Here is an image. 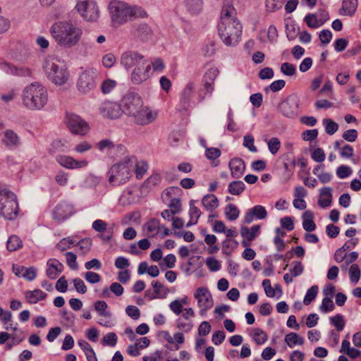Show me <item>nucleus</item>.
I'll return each mask as SVG.
<instances>
[{"label":"nucleus","instance_id":"1","mask_svg":"<svg viewBox=\"0 0 361 361\" xmlns=\"http://www.w3.org/2000/svg\"><path fill=\"white\" fill-rule=\"evenodd\" d=\"M236 11L231 0H224L221 13L218 32L226 46H235L242 35V25L235 17Z\"/></svg>","mask_w":361,"mask_h":361},{"label":"nucleus","instance_id":"2","mask_svg":"<svg viewBox=\"0 0 361 361\" xmlns=\"http://www.w3.org/2000/svg\"><path fill=\"white\" fill-rule=\"evenodd\" d=\"M123 114L133 118L138 125H147L154 121L157 114L148 107L144 106L141 97L135 92L127 93L121 100Z\"/></svg>","mask_w":361,"mask_h":361},{"label":"nucleus","instance_id":"3","mask_svg":"<svg viewBox=\"0 0 361 361\" xmlns=\"http://www.w3.org/2000/svg\"><path fill=\"white\" fill-rule=\"evenodd\" d=\"M51 34L59 44L65 47H73L80 40L82 30L66 21L54 23L50 29Z\"/></svg>","mask_w":361,"mask_h":361},{"label":"nucleus","instance_id":"4","mask_svg":"<svg viewBox=\"0 0 361 361\" xmlns=\"http://www.w3.org/2000/svg\"><path fill=\"white\" fill-rule=\"evenodd\" d=\"M23 105L29 110L42 109L48 102V92L45 87L39 82H32L23 91Z\"/></svg>","mask_w":361,"mask_h":361},{"label":"nucleus","instance_id":"5","mask_svg":"<svg viewBox=\"0 0 361 361\" xmlns=\"http://www.w3.org/2000/svg\"><path fill=\"white\" fill-rule=\"evenodd\" d=\"M0 214L8 220H14L18 214L17 197L6 188L0 189Z\"/></svg>","mask_w":361,"mask_h":361},{"label":"nucleus","instance_id":"6","mask_svg":"<svg viewBox=\"0 0 361 361\" xmlns=\"http://www.w3.org/2000/svg\"><path fill=\"white\" fill-rule=\"evenodd\" d=\"M135 156H126L114 164L109 170V180H126L132 178Z\"/></svg>","mask_w":361,"mask_h":361},{"label":"nucleus","instance_id":"7","mask_svg":"<svg viewBox=\"0 0 361 361\" xmlns=\"http://www.w3.org/2000/svg\"><path fill=\"white\" fill-rule=\"evenodd\" d=\"M43 67L49 80L55 85H61L68 81L69 73L63 63L47 60Z\"/></svg>","mask_w":361,"mask_h":361},{"label":"nucleus","instance_id":"8","mask_svg":"<svg viewBox=\"0 0 361 361\" xmlns=\"http://www.w3.org/2000/svg\"><path fill=\"white\" fill-rule=\"evenodd\" d=\"M109 8L114 25L123 24L137 15L135 8L121 1L111 3Z\"/></svg>","mask_w":361,"mask_h":361},{"label":"nucleus","instance_id":"9","mask_svg":"<svg viewBox=\"0 0 361 361\" xmlns=\"http://www.w3.org/2000/svg\"><path fill=\"white\" fill-rule=\"evenodd\" d=\"M98 72L95 68L83 71L78 76L76 87L82 94H87L93 90L97 84Z\"/></svg>","mask_w":361,"mask_h":361},{"label":"nucleus","instance_id":"10","mask_svg":"<svg viewBox=\"0 0 361 361\" xmlns=\"http://www.w3.org/2000/svg\"><path fill=\"white\" fill-rule=\"evenodd\" d=\"M194 298L197 301L200 315L203 317H205L207 312L214 305V300L211 292L207 287H200L195 291Z\"/></svg>","mask_w":361,"mask_h":361},{"label":"nucleus","instance_id":"11","mask_svg":"<svg viewBox=\"0 0 361 361\" xmlns=\"http://www.w3.org/2000/svg\"><path fill=\"white\" fill-rule=\"evenodd\" d=\"M75 8L87 21H95L99 18V12L94 0H79Z\"/></svg>","mask_w":361,"mask_h":361},{"label":"nucleus","instance_id":"12","mask_svg":"<svg viewBox=\"0 0 361 361\" xmlns=\"http://www.w3.org/2000/svg\"><path fill=\"white\" fill-rule=\"evenodd\" d=\"M300 99L298 97L292 94L288 96L279 106L281 113L289 118H295L299 114Z\"/></svg>","mask_w":361,"mask_h":361},{"label":"nucleus","instance_id":"13","mask_svg":"<svg viewBox=\"0 0 361 361\" xmlns=\"http://www.w3.org/2000/svg\"><path fill=\"white\" fill-rule=\"evenodd\" d=\"M147 60L145 59L144 56L133 51H126L121 56V64L126 70L141 66Z\"/></svg>","mask_w":361,"mask_h":361},{"label":"nucleus","instance_id":"14","mask_svg":"<svg viewBox=\"0 0 361 361\" xmlns=\"http://www.w3.org/2000/svg\"><path fill=\"white\" fill-rule=\"evenodd\" d=\"M99 110L102 116L110 119L118 118L123 114L122 106L111 101H105L102 103Z\"/></svg>","mask_w":361,"mask_h":361},{"label":"nucleus","instance_id":"15","mask_svg":"<svg viewBox=\"0 0 361 361\" xmlns=\"http://www.w3.org/2000/svg\"><path fill=\"white\" fill-rule=\"evenodd\" d=\"M66 123L68 128L73 134L85 135L89 130L88 124L77 115L68 116Z\"/></svg>","mask_w":361,"mask_h":361},{"label":"nucleus","instance_id":"16","mask_svg":"<svg viewBox=\"0 0 361 361\" xmlns=\"http://www.w3.org/2000/svg\"><path fill=\"white\" fill-rule=\"evenodd\" d=\"M74 213L73 205L66 201L60 202L53 211V219L58 221H64Z\"/></svg>","mask_w":361,"mask_h":361},{"label":"nucleus","instance_id":"17","mask_svg":"<svg viewBox=\"0 0 361 361\" xmlns=\"http://www.w3.org/2000/svg\"><path fill=\"white\" fill-rule=\"evenodd\" d=\"M151 66L147 63V61L144 63L141 66L134 68L132 73L130 79L133 83L139 85L149 78V73Z\"/></svg>","mask_w":361,"mask_h":361},{"label":"nucleus","instance_id":"18","mask_svg":"<svg viewBox=\"0 0 361 361\" xmlns=\"http://www.w3.org/2000/svg\"><path fill=\"white\" fill-rule=\"evenodd\" d=\"M267 212L265 207L262 205H256L247 211L244 216V221L249 224L252 222L254 217L259 220H262L267 218Z\"/></svg>","mask_w":361,"mask_h":361},{"label":"nucleus","instance_id":"19","mask_svg":"<svg viewBox=\"0 0 361 361\" xmlns=\"http://www.w3.org/2000/svg\"><path fill=\"white\" fill-rule=\"evenodd\" d=\"M260 231L259 225H255L250 228L243 226L240 228V234L243 238L242 245L243 247H248L250 243L257 237Z\"/></svg>","mask_w":361,"mask_h":361},{"label":"nucleus","instance_id":"20","mask_svg":"<svg viewBox=\"0 0 361 361\" xmlns=\"http://www.w3.org/2000/svg\"><path fill=\"white\" fill-rule=\"evenodd\" d=\"M63 265L56 259H50L47 262L46 275L50 279H56L63 270Z\"/></svg>","mask_w":361,"mask_h":361},{"label":"nucleus","instance_id":"21","mask_svg":"<svg viewBox=\"0 0 361 361\" xmlns=\"http://www.w3.org/2000/svg\"><path fill=\"white\" fill-rule=\"evenodd\" d=\"M57 162L62 166L68 169L82 168L87 165V162L85 160L77 161L72 157L66 155H59L56 157Z\"/></svg>","mask_w":361,"mask_h":361},{"label":"nucleus","instance_id":"22","mask_svg":"<svg viewBox=\"0 0 361 361\" xmlns=\"http://www.w3.org/2000/svg\"><path fill=\"white\" fill-rule=\"evenodd\" d=\"M195 89V85L192 82H189L185 86L180 94V103L184 109H187L190 104V99L193 95Z\"/></svg>","mask_w":361,"mask_h":361},{"label":"nucleus","instance_id":"23","mask_svg":"<svg viewBox=\"0 0 361 361\" xmlns=\"http://www.w3.org/2000/svg\"><path fill=\"white\" fill-rule=\"evenodd\" d=\"M229 168L232 177L233 178L238 179L244 174L245 164L243 159L240 158H234L230 161Z\"/></svg>","mask_w":361,"mask_h":361},{"label":"nucleus","instance_id":"24","mask_svg":"<svg viewBox=\"0 0 361 361\" xmlns=\"http://www.w3.org/2000/svg\"><path fill=\"white\" fill-rule=\"evenodd\" d=\"M47 297V294L40 289L27 290L25 293L26 301L30 304H36L39 301L45 300Z\"/></svg>","mask_w":361,"mask_h":361},{"label":"nucleus","instance_id":"25","mask_svg":"<svg viewBox=\"0 0 361 361\" xmlns=\"http://www.w3.org/2000/svg\"><path fill=\"white\" fill-rule=\"evenodd\" d=\"M2 141L6 146L9 147H18L20 144L19 136L10 129L4 131Z\"/></svg>","mask_w":361,"mask_h":361},{"label":"nucleus","instance_id":"26","mask_svg":"<svg viewBox=\"0 0 361 361\" xmlns=\"http://www.w3.org/2000/svg\"><path fill=\"white\" fill-rule=\"evenodd\" d=\"M332 200L331 189L329 187L322 188L320 190L319 198L318 204L322 207L326 208L330 206Z\"/></svg>","mask_w":361,"mask_h":361},{"label":"nucleus","instance_id":"27","mask_svg":"<svg viewBox=\"0 0 361 361\" xmlns=\"http://www.w3.org/2000/svg\"><path fill=\"white\" fill-rule=\"evenodd\" d=\"M133 35L142 42L147 41L152 37V30L147 25L142 24L134 30Z\"/></svg>","mask_w":361,"mask_h":361},{"label":"nucleus","instance_id":"28","mask_svg":"<svg viewBox=\"0 0 361 361\" xmlns=\"http://www.w3.org/2000/svg\"><path fill=\"white\" fill-rule=\"evenodd\" d=\"M149 165L145 161H137V158L135 157L133 173L135 174L136 179H142L144 175L147 173Z\"/></svg>","mask_w":361,"mask_h":361},{"label":"nucleus","instance_id":"29","mask_svg":"<svg viewBox=\"0 0 361 361\" xmlns=\"http://www.w3.org/2000/svg\"><path fill=\"white\" fill-rule=\"evenodd\" d=\"M357 5V0H343L340 14L352 16L355 13Z\"/></svg>","mask_w":361,"mask_h":361},{"label":"nucleus","instance_id":"30","mask_svg":"<svg viewBox=\"0 0 361 361\" xmlns=\"http://www.w3.org/2000/svg\"><path fill=\"white\" fill-rule=\"evenodd\" d=\"M92 245V241L91 238H85L79 241H76V245H75V247H77L78 255L84 256L90 252Z\"/></svg>","mask_w":361,"mask_h":361},{"label":"nucleus","instance_id":"31","mask_svg":"<svg viewBox=\"0 0 361 361\" xmlns=\"http://www.w3.org/2000/svg\"><path fill=\"white\" fill-rule=\"evenodd\" d=\"M202 204L207 211L212 212L219 205V201L214 195H206L202 200Z\"/></svg>","mask_w":361,"mask_h":361},{"label":"nucleus","instance_id":"32","mask_svg":"<svg viewBox=\"0 0 361 361\" xmlns=\"http://www.w3.org/2000/svg\"><path fill=\"white\" fill-rule=\"evenodd\" d=\"M302 218V227L306 231L311 232L316 229V224L313 221L314 216L311 211H306Z\"/></svg>","mask_w":361,"mask_h":361},{"label":"nucleus","instance_id":"33","mask_svg":"<svg viewBox=\"0 0 361 361\" xmlns=\"http://www.w3.org/2000/svg\"><path fill=\"white\" fill-rule=\"evenodd\" d=\"M187 11L191 14H197L202 10L203 0H185Z\"/></svg>","mask_w":361,"mask_h":361},{"label":"nucleus","instance_id":"34","mask_svg":"<svg viewBox=\"0 0 361 361\" xmlns=\"http://www.w3.org/2000/svg\"><path fill=\"white\" fill-rule=\"evenodd\" d=\"M23 247V242L16 235H11L7 242L6 248L9 252H14Z\"/></svg>","mask_w":361,"mask_h":361},{"label":"nucleus","instance_id":"35","mask_svg":"<svg viewBox=\"0 0 361 361\" xmlns=\"http://www.w3.org/2000/svg\"><path fill=\"white\" fill-rule=\"evenodd\" d=\"M285 342L290 348H293L297 345H302L304 343V338L300 337L296 333H289L285 337Z\"/></svg>","mask_w":361,"mask_h":361},{"label":"nucleus","instance_id":"36","mask_svg":"<svg viewBox=\"0 0 361 361\" xmlns=\"http://www.w3.org/2000/svg\"><path fill=\"white\" fill-rule=\"evenodd\" d=\"M145 228L150 236L156 235L160 228L159 221L157 219H152L145 224Z\"/></svg>","mask_w":361,"mask_h":361},{"label":"nucleus","instance_id":"37","mask_svg":"<svg viewBox=\"0 0 361 361\" xmlns=\"http://www.w3.org/2000/svg\"><path fill=\"white\" fill-rule=\"evenodd\" d=\"M329 321L330 324L336 328V331L341 332L343 330L345 322L342 314H337L335 316L330 317Z\"/></svg>","mask_w":361,"mask_h":361},{"label":"nucleus","instance_id":"38","mask_svg":"<svg viewBox=\"0 0 361 361\" xmlns=\"http://www.w3.org/2000/svg\"><path fill=\"white\" fill-rule=\"evenodd\" d=\"M305 22L307 25V26L310 28H317L322 25L325 21L326 19L324 20H319L315 14L313 13H308L304 19Z\"/></svg>","mask_w":361,"mask_h":361},{"label":"nucleus","instance_id":"39","mask_svg":"<svg viewBox=\"0 0 361 361\" xmlns=\"http://www.w3.org/2000/svg\"><path fill=\"white\" fill-rule=\"evenodd\" d=\"M319 291L317 286L314 285L311 286L306 292L303 299V303L305 305H310L317 297Z\"/></svg>","mask_w":361,"mask_h":361},{"label":"nucleus","instance_id":"40","mask_svg":"<svg viewBox=\"0 0 361 361\" xmlns=\"http://www.w3.org/2000/svg\"><path fill=\"white\" fill-rule=\"evenodd\" d=\"M76 245V240L71 237L63 238L57 244L56 247L61 251H65Z\"/></svg>","mask_w":361,"mask_h":361},{"label":"nucleus","instance_id":"41","mask_svg":"<svg viewBox=\"0 0 361 361\" xmlns=\"http://www.w3.org/2000/svg\"><path fill=\"white\" fill-rule=\"evenodd\" d=\"M240 211L234 204H229L225 208V214L228 220L234 221L239 216Z\"/></svg>","mask_w":361,"mask_h":361},{"label":"nucleus","instance_id":"42","mask_svg":"<svg viewBox=\"0 0 361 361\" xmlns=\"http://www.w3.org/2000/svg\"><path fill=\"white\" fill-rule=\"evenodd\" d=\"M245 189L243 182H230L228 185V192L233 195H240Z\"/></svg>","mask_w":361,"mask_h":361},{"label":"nucleus","instance_id":"43","mask_svg":"<svg viewBox=\"0 0 361 361\" xmlns=\"http://www.w3.org/2000/svg\"><path fill=\"white\" fill-rule=\"evenodd\" d=\"M335 305L330 297H324L322 299V304L319 307V310L324 314L333 311Z\"/></svg>","mask_w":361,"mask_h":361},{"label":"nucleus","instance_id":"44","mask_svg":"<svg viewBox=\"0 0 361 361\" xmlns=\"http://www.w3.org/2000/svg\"><path fill=\"white\" fill-rule=\"evenodd\" d=\"M360 274V270L357 264H353L350 266L349 269V276L350 281L353 284H356L359 281Z\"/></svg>","mask_w":361,"mask_h":361},{"label":"nucleus","instance_id":"45","mask_svg":"<svg viewBox=\"0 0 361 361\" xmlns=\"http://www.w3.org/2000/svg\"><path fill=\"white\" fill-rule=\"evenodd\" d=\"M283 1L282 0H266L265 6L269 12H274L282 8Z\"/></svg>","mask_w":361,"mask_h":361},{"label":"nucleus","instance_id":"46","mask_svg":"<svg viewBox=\"0 0 361 361\" xmlns=\"http://www.w3.org/2000/svg\"><path fill=\"white\" fill-rule=\"evenodd\" d=\"M66 264L68 267L72 270H77L78 269V264L77 263V256L72 252H66L65 253Z\"/></svg>","mask_w":361,"mask_h":361},{"label":"nucleus","instance_id":"47","mask_svg":"<svg viewBox=\"0 0 361 361\" xmlns=\"http://www.w3.org/2000/svg\"><path fill=\"white\" fill-rule=\"evenodd\" d=\"M325 125V131L329 135L334 134L338 129V125L330 118H325L323 121Z\"/></svg>","mask_w":361,"mask_h":361},{"label":"nucleus","instance_id":"48","mask_svg":"<svg viewBox=\"0 0 361 361\" xmlns=\"http://www.w3.org/2000/svg\"><path fill=\"white\" fill-rule=\"evenodd\" d=\"M94 310L99 312V314L102 317H107L109 314L106 310L108 308L107 303L103 300H98L94 303Z\"/></svg>","mask_w":361,"mask_h":361},{"label":"nucleus","instance_id":"49","mask_svg":"<svg viewBox=\"0 0 361 361\" xmlns=\"http://www.w3.org/2000/svg\"><path fill=\"white\" fill-rule=\"evenodd\" d=\"M253 339L256 343L263 344L267 341V336L264 331L259 329H255L253 333Z\"/></svg>","mask_w":361,"mask_h":361},{"label":"nucleus","instance_id":"50","mask_svg":"<svg viewBox=\"0 0 361 361\" xmlns=\"http://www.w3.org/2000/svg\"><path fill=\"white\" fill-rule=\"evenodd\" d=\"M238 245L237 240L230 238H226L223 243V252L224 253L228 254L232 250L236 248Z\"/></svg>","mask_w":361,"mask_h":361},{"label":"nucleus","instance_id":"51","mask_svg":"<svg viewBox=\"0 0 361 361\" xmlns=\"http://www.w3.org/2000/svg\"><path fill=\"white\" fill-rule=\"evenodd\" d=\"M281 72L285 75L292 76L295 73L296 68L294 65L285 62L281 66Z\"/></svg>","mask_w":361,"mask_h":361},{"label":"nucleus","instance_id":"52","mask_svg":"<svg viewBox=\"0 0 361 361\" xmlns=\"http://www.w3.org/2000/svg\"><path fill=\"white\" fill-rule=\"evenodd\" d=\"M116 85V82L111 79L104 80L101 85V90L104 94L109 93Z\"/></svg>","mask_w":361,"mask_h":361},{"label":"nucleus","instance_id":"53","mask_svg":"<svg viewBox=\"0 0 361 361\" xmlns=\"http://www.w3.org/2000/svg\"><path fill=\"white\" fill-rule=\"evenodd\" d=\"M118 337L114 332L108 333L103 337L102 343L109 346H115L117 343Z\"/></svg>","mask_w":361,"mask_h":361},{"label":"nucleus","instance_id":"54","mask_svg":"<svg viewBox=\"0 0 361 361\" xmlns=\"http://www.w3.org/2000/svg\"><path fill=\"white\" fill-rule=\"evenodd\" d=\"M286 85V82L283 80H275L271 83V85L265 87L264 90L267 92L269 90H271L274 92H278L282 90Z\"/></svg>","mask_w":361,"mask_h":361},{"label":"nucleus","instance_id":"55","mask_svg":"<svg viewBox=\"0 0 361 361\" xmlns=\"http://www.w3.org/2000/svg\"><path fill=\"white\" fill-rule=\"evenodd\" d=\"M23 278L28 281H32L37 276V269L35 267H25Z\"/></svg>","mask_w":361,"mask_h":361},{"label":"nucleus","instance_id":"56","mask_svg":"<svg viewBox=\"0 0 361 361\" xmlns=\"http://www.w3.org/2000/svg\"><path fill=\"white\" fill-rule=\"evenodd\" d=\"M269 152L272 154H276L281 147L280 140L277 137L271 138L267 142Z\"/></svg>","mask_w":361,"mask_h":361},{"label":"nucleus","instance_id":"57","mask_svg":"<svg viewBox=\"0 0 361 361\" xmlns=\"http://www.w3.org/2000/svg\"><path fill=\"white\" fill-rule=\"evenodd\" d=\"M177 327L180 330L188 333L192 329L193 324L191 320L183 321L182 319H179L177 320Z\"/></svg>","mask_w":361,"mask_h":361},{"label":"nucleus","instance_id":"58","mask_svg":"<svg viewBox=\"0 0 361 361\" xmlns=\"http://www.w3.org/2000/svg\"><path fill=\"white\" fill-rule=\"evenodd\" d=\"M351 173L352 169L348 166L341 165L336 169V174L341 179L348 177Z\"/></svg>","mask_w":361,"mask_h":361},{"label":"nucleus","instance_id":"59","mask_svg":"<svg viewBox=\"0 0 361 361\" xmlns=\"http://www.w3.org/2000/svg\"><path fill=\"white\" fill-rule=\"evenodd\" d=\"M92 228L99 232V233H104L106 231H108L107 224L102 220V219H97L94 221H93L92 224Z\"/></svg>","mask_w":361,"mask_h":361},{"label":"nucleus","instance_id":"60","mask_svg":"<svg viewBox=\"0 0 361 361\" xmlns=\"http://www.w3.org/2000/svg\"><path fill=\"white\" fill-rule=\"evenodd\" d=\"M126 312L133 319H138L140 316L139 308L135 305H128L126 308Z\"/></svg>","mask_w":361,"mask_h":361},{"label":"nucleus","instance_id":"61","mask_svg":"<svg viewBox=\"0 0 361 361\" xmlns=\"http://www.w3.org/2000/svg\"><path fill=\"white\" fill-rule=\"evenodd\" d=\"M73 283L78 293L85 294L87 292V286L81 279L75 278L73 280Z\"/></svg>","mask_w":361,"mask_h":361},{"label":"nucleus","instance_id":"62","mask_svg":"<svg viewBox=\"0 0 361 361\" xmlns=\"http://www.w3.org/2000/svg\"><path fill=\"white\" fill-rule=\"evenodd\" d=\"M206 264L211 271H217L221 269L219 262L214 257H208L206 260Z\"/></svg>","mask_w":361,"mask_h":361},{"label":"nucleus","instance_id":"63","mask_svg":"<svg viewBox=\"0 0 361 361\" xmlns=\"http://www.w3.org/2000/svg\"><path fill=\"white\" fill-rule=\"evenodd\" d=\"M226 334L224 333V331H216L212 335V341L214 345H219L224 342Z\"/></svg>","mask_w":361,"mask_h":361},{"label":"nucleus","instance_id":"64","mask_svg":"<svg viewBox=\"0 0 361 361\" xmlns=\"http://www.w3.org/2000/svg\"><path fill=\"white\" fill-rule=\"evenodd\" d=\"M243 145L251 152H255L257 150V147L254 145V137L251 135L244 136Z\"/></svg>","mask_w":361,"mask_h":361}]
</instances>
